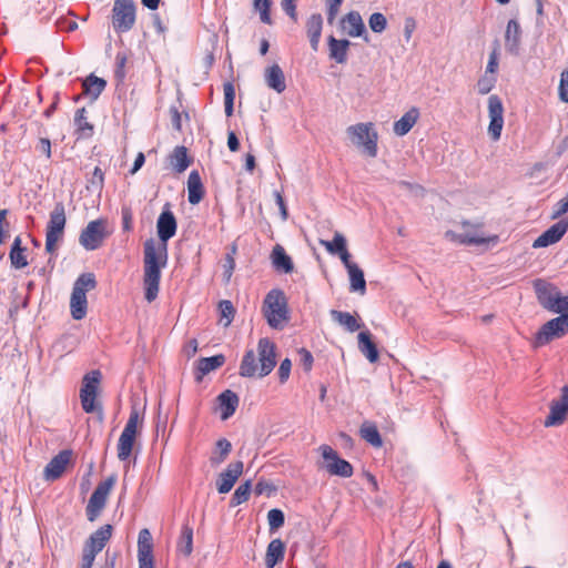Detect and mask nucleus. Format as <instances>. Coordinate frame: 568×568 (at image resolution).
<instances>
[{
  "mask_svg": "<svg viewBox=\"0 0 568 568\" xmlns=\"http://www.w3.org/2000/svg\"><path fill=\"white\" fill-rule=\"evenodd\" d=\"M232 450V445L226 438H221L215 444V450L210 457L212 466L221 465L229 456Z\"/></svg>",
  "mask_w": 568,
  "mask_h": 568,
  "instance_id": "58836bf2",
  "label": "nucleus"
},
{
  "mask_svg": "<svg viewBox=\"0 0 568 568\" xmlns=\"http://www.w3.org/2000/svg\"><path fill=\"white\" fill-rule=\"evenodd\" d=\"M108 236L105 231V222L103 220H94L88 223L82 230L79 242L88 251L98 250L104 239Z\"/></svg>",
  "mask_w": 568,
  "mask_h": 568,
  "instance_id": "ddd939ff",
  "label": "nucleus"
},
{
  "mask_svg": "<svg viewBox=\"0 0 568 568\" xmlns=\"http://www.w3.org/2000/svg\"><path fill=\"white\" fill-rule=\"evenodd\" d=\"M122 214V229L125 232L132 230V212L129 207H123L121 211Z\"/></svg>",
  "mask_w": 568,
  "mask_h": 568,
  "instance_id": "774afa93",
  "label": "nucleus"
},
{
  "mask_svg": "<svg viewBox=\"0 0 568 568\" xmlns=\"http://www.w3.org/2000/svg\"><path fill=\"white\" fill-rule=\"evenodd\" d=\"M332 318L339 325L344 326L348 332L354 333L362 327L356 316L348 312L333 310L331 311Z\"/></svg>",
  "mask_w": 568,
  "mask_h": 568,
  "instance_id": "c9c22d12",
  "label": "nucleus"
},
{
  "mask_svg": "<svg viewBox=\"0 0 568 568\" xmlns=\"http://www.w3.org/2000/svg\"><path fill=\"white\" fill-rule=\"evenodd\" d=\"M67 224L65 207L62 202L54 205L50 212L49 222L45 229V251L53 255L58 250V244L62 241Z\"/></svg>",
  "mask_w": 568,
  "mask_h": 568,
  "instance_id": "39448f33",
  "label": "nucleus"
},
{
  "mask_svg": "<svg viewBox=\"0 0 568 568\" xmlns=\"http://www.w3.org/2000/svg\"><path fill=\"white\" fill-rule=\"evenodd\" d=\"M419 119V110L416 106L410 108L399 120L395 121L393 130L396 135L407 134Z\"/></svg>",
  "mask_w": 568,
  "mask_h": 568,
  "instance_id": "a878e982",
  "label": "nucleus"
},
{
  "mask_svg": "<svg viewBox=\"0 0 568 568\" xmlns=\"http://www.w3.org/2000/svg\"><path fill=\"white\" fill-rule=\"evenodd\" d=\"M143 424V418L140 416L138 408L133 407L130 412L129 419L119 437L118 442V458L120 460H126L133 449L139 429Z\"/></svg>",
  "mask_w": 568,
  "mask_h": 568,
  "instance_id": "6e6552de",
  "label": "nucleus"
},
{
  "mask_svg": "<svg viewBox=\"0 0 568 568\" xmlns=\"http://www.w3.org/2000/svg\"><path fill=\"white\" fill-rule=\"evenodd\" d=\"M270 530H276L284 525L285 517L281 509L273 508L267 513Z\"/></svg>",
  "mask_w": 568,
  "mask_h": 568,
  "instance_id": "09e8293b",
  "label": "nucleus"
},
{
  "mask_svg": "<svg viewBox=\"0 0 568 568\" xmlns=\"http://www.w3.org/2000/svg\"><path fill=\"white\" fill-rule=\"evenodd\" d=\"M243 468L244 465L243 462L241 460H236L229 464L226 469L219 475V478L216 480L217 491L220 494L229 493L233 488L236 480L243 474Z\"/></svg>",
  "mask_w": 568,
  "mask_h": 568,
  "instance_id": "6ab92c4d",
  "label": "nucleus"
},
{
  "mask_svg": "<svg viewBox=\"0 0 568 568\" xmlns=\"http://www.w3.org/2000/svg\"><path fill=\"white\" fill-rule=\"evenodd\" d=\"M95 287L97 280L93 273H83L75 280L70 298V311L74 320L79 321L85 317L88 310L87 292Z\"/></svg>",
  "mask_w": 568,
  "mask_h": 568,
  "instance_id": "20e7f679",
  "label": "nucleus"
},
{
  "mask_svg": "<svg viewBox=\"0 0 568 568\" xmlns=\"http://www.w3.org/2000/svg\"><path fill=\"white\" fill-rule=\"evenodd\" d=\"M199 343L195 338L189 339L185 345L183 346V354L191 358L197 353Z\"/></svg>",
  "mask_w": 568,
  "mask_h": 568,
  "instance_id": "69168bd1",
  "label": "nucleus"
},
{
  "mask_svg": "<svg viewBox=\"0 0 568 568\" xmlns=\"http://www.w3.org/2000/svg\"><path fill=\"white\" fill-rule=\"evenodd\" d=\"M320 243L331 254H339V253L344 252L345 250H347L346 240L338 232L335 233L333 241L321 240Z\"/></svg>",
  "mask_w": 568,
  "mask_h": 568,
  "instance_id": "c03bdc74",
  "label": "nucleus"
},
{
  "mask_svg": "<svg viewBox=\"0 0 568 568\" xmlns=\"http://www.w3.org/2000/svg\"><path fill=\"white\" fill-rule=\"evenodd\" d=\"M301 363L304 366L305 371H311L313 365V356L310 351L305 348H301L300 352Z\"/></svg>",
  "mask_w": 568,
  "mask_h": 568,
  "instance_id": "338daca9",
  "label": "nucleus"
},
{
  "mask_svg": "<svg viewBox=\"0 0 568 568\" xmlns=\"http://www.w3.org/2000/svg\"><path fill=\"white\" fill-rule=\"evenodd\" d=\"M172 169L176 173L184 172L192 163V159L187 154V149L183 145L175 146L169 155Z\"/></svg>",
  "mask_w": 568,
  "mask_h": 568,
  "instance_id": "c85d7f7f",
  "label": "nucleus"
},
{
  "mask_svg": "<svg viewBox=\"0 0 568 568\" xmlns=\"http://www.w3.org/2000/svg\"><path fill=\"white\" fill-rule=\"evenodd\" d=\"M254 8L260 12L261 21L272 24L271 18V0H253Z\"/></svg>",
  "mask_w": 568,
  "mask_h": 568,
  "instance_id": "de8ad7c7",
  "label": "nucleus"
},
{
  "mask_svg": "<svg viewBox=\"0 0 568 568\" xmlns=\"http://www.w3.org/2000/svg\"><path fill=\"white\" fill-rule=\"evenodd\" d=\"M495 84H496V77L485 74L477 81L476 88H477V91L479 94L485 95L493 90Z\"/></svg>",
  "mask_w": 568,
  "mask_h": 568,
  "instance_id": "3c124183",
  "label": "nucleus"
},
{
  "mask_svg": "<svg viewBox=\"0 0 568 568\" xmlns=\"http://www.w3.org/2000/svg\"><path fill=\"white\" fill-rule=\"evenodd\" d=\"M347 134L354 144L364 149L367 155L371 158L377 155L378 134L373 129V123H357L351 125L347 128Z\"/></svg>",
  "mask_w": 568,
  "mask_h": 568,
  "instance_id": "1a4fd4ad",
  "label": "nucleus"
},
{
  "mask_svg": "<svg viewBox=\"0 0 568 568\" xmlns=\"http://www.w3.org/2000/svg\"><path fill=\"white\" fill-rule=\"evenodd\" d=\"M219 310L221 312V316L225 318V326H229L231 322L233 321L235 308L231 301L223 300L219 303Z\"/></svg>",
  "mask_w": 568,
  "mask_h": 568,
  "instance_id": "603ef678",
  "label": "nucleus"
},
{
  "mask_svg": "<svg viewBox=\"0 0 568 568\" xmlns=\"http://www.w3.org/2000/svg\"><path fill=\"white\" fill-rule=\"evenodd\" d=\"M265 81L277 93H282L286 89L285 77L278 64H273L265 70Z\"/></svg>",
  "mask_w": 568,
  "mask_h": 568,
  "instance_id": "7c9ffc66",
  "label": "nucleus"
},
{
  "mask_svg": "<svg viewBox=\"0 0 568 568\" xmlns=\"http://www.w3.org/2000/svg\"><path fill=\"white\" fill-rule=\"evenodd\" d=\"M219 407L221 409V419H229L239 406V396L231 389L222 392L217 396Z\"/></svg>",
  "mask_w": 568,
  "mask_h": 568,
  "instance_id": "b1692460",
  "label": "nucleus"
},
{
  "mask_svg": "<svg viewBox=\"0 0 568 568\" xmlns=\"http://www.w3.org/2000/svg\"><path fill=\"white\" fill-rule=\"evenodd\" d=\"M178 550L189 557L193 551V529L189 525H183L178 540Z\"/></svg>",
  "mask_w": 568,
  "mask_h": 568,
  "instance_id": "4c0bfd02",
  "label": "nucleus"
},
{
  "mask_svg": "<svg viewBox=\"0 0 568 568\" xmlns=\"http://www.w3.org/2000/svg\"><path fill=\"white\" fill-rule=\"evenodd\" d=\"M291 367H292V363L288 358H285L281 362L277 374H278L280 382L282 384L288 379L290 373H291Z\"/></svg>",
  "mask_w": 568,
  "mask_h": 568,
  "instance_id": "bf43d9fd",
  "label": "nucleus"
},
{
  "mask_svg": "<svg viewBox=\"0 0 568 568\" xmlns=\"http://www.w3.org/2000/svg\"><path fill=\"white\" fill-rule=\"evenodd\" d=\"M323 29V18L321 13H313L306 21V32L314 51L318 50Z\"/></svg>",
  "mask_w": 568,
  "mask_h": 568,
  "instance_id": "393cba45",
  "label": "nucleus"
},
{
  "mask_svg": "<svg viewBox=\"0 0 568 568\" xmlns=\"http://www.w3.org/2000/svg\"><path fill=\"white\" fill-rule=\"evenodd\" d=\"M568 334V315H559L546 322L534 338V347L547 345L556 338H561Z\"/></svg>",
  "mask_w": 568,
  "mask_h": 568,
  "instance_id": "9d476101",
  "label": "nucleus"
},
{
  "mask_svg": "<svg viewBox=\"0 0 568 568\" xmlns=\"http://www.w3.org/2000/svg\"><path fill=\"white\" fill-rule=\"evenodd\" d=\"M236 252V247H232V253L227 254L225 257V264H224V277L225 281L229 282L231 280V276L233 274V271L235 268V260L233 257V254Z\"/></svg>",
  "mask_w": 568,
  "mask_h": 568,
  "instance_id": "6e6d98bb",
  "label": "nucleus"
},
{
  "mask_svg": "<svg viewBox=\"0 0 568 568\" xmlns=\"http://www.w3.org/2000/svg\"><path fill=\"white\" fill-rule=\"evenodd\" d=\"M138 561L139 568H154L152 536L146 528L139 532Z\"/></svg>",
  "mask_w": 568,
  "mask_h": 568,
  "instance_id": "a211bd4d",
  "label": "nucleus"
},
{
  "mask_svg": "<svg viewBox=\"0 0 568 568\" xmlns=\"http://www.w3.org/2000/svg\"><path fill=\"white\" fill-rule=\"evenodd\" d=\"M342 30L349 37H362L366 33L364 21L357 11L348 12L341 20Z\"/></svg>",
  "mask_w": 568,
  "mask_h": 568,
  "instance_id": "4be33fe9",
  "label": "nucleus"
},
{
  "mask_svg": "<svg viewBox=\"0 0 568 568\" xmlns=\"http://www.w3.org/2000/svg\"><path fill=\"white\" fill-rule=\"evenodd\" d=\"M276 347L267 337L260 338L257 343V356L253 349L245 352L240 365L242 377H265L276 365Z\"/></svg>",
  "mask_w": 568,
  "mask_h": 568,
  "instance_id": "f03ea898",
  "label": "nucleus"
},
{
  "mask_svg": "<svg viewBox=\"0 0 568 568\" xmlns=\"http://www.w3.org/2000/svg\"><path fill=\"white\" fill-rule=\"evenodd\" d=\"M72 456L73 453L71 449L61 450L47 464L43 470V477L51 481L60 478L71 463Z\"/></svg>",
  "mask_w": 568,
  "mask_h": 568,
  "instance_id": "f3484780",
  "label": "nucleus"
},
{
  "mask_svg": "<svg viewBox=\"0 0 568 568\" xmlns=\"http://www.w3.org/2000/svg\"><path fill=\"white\" fill-rule=\"evenodd\" d=\"M497 68H498V53H497V50H494L489 55V60H488V63L486 67L485 74L495 75Z\"/></svg>",
  "mask_w": 568,
  "mask_h": 568,
  "instance_id": "e2e57ef3",
  "label": "nucleus"
},
{
  "mask_svg": "<svg viewBox=\"0 0 568 568\" xmlns=\"http://www.w3.org/2000/svg\"><path fill=\"white\" fill-rule=\"evenodd\" d=\"M26 248L21 246V239L17 236L11 246V251L9 253L11 265L14 268H23L28 265V260L24 254Z\"/></svg>",
  "mask_w": 568,
  "mask_h": 568,
  "instance_id": "e433bc0d",
  "label": "nucleus"
},
{
  "mask_svg": "<svg viewBox=\"0 0 568 568\" xmlns=\"http://www.w3.org/2000/svg\"><path fill=\"white\" fill-rule=\"evenodd\" d=\"M318 452L321 453V456L324 460L323 468L331 476H338L343 478H349L353 476L354 468L352 464L341 458L337 452L329 445H321L318 447Z\"/></svg>",
  "mask_w": 568,
  "mask_h": 568,
  "instance_id": "9b49d317",
  "label": "nucleus"
},
{
  "mask_svg": "<svg viewBox=\"0 0 568 568\" xmlns=\"http://www.w3.org/2000/svg\"><path fill=\"white\" fill-rule=\"evenodd\" d=\"M349 276V288L352 292H359L364 294L366 292V282L364 278V272L361 270L358 265L351 266L347 270Z\"/></svg>",
  "mask_w": 568,
  "mask_h": 568,
  "instance_id": "ea45409f",
  "label": "nucleus"
},
{
  "mask_svg": "<svg viewBox=\"0 0 568 568\" xmlns=\"http://www.w3.org/2000/svg\"><path fill=\"white\" fill-rule=\"evenodd\" d=\"M285 545L280 539H273L266 549L265 554V566L266 568H274L278 562L284 559Z\"/></svg>",
  "mask_w": 568,
  "mask_h": 568,
  "instance_id": "c756f323",
  "label": "nucleus"
},
{
  "mask_svg": "<svg viewBox=\"0 0 568 568\" xmlns=\"http://www.w3.org/2000/svg\"><path fill=\"white\" fill-rule=\"evenodd\" d=\"M205 194L200 173L196 170L191 171L187 178V201L190 204H199Z\"/></svg>",
  "mask_w": 568,
  "mask_h": 568,
  "instance_id": "5701e85b",
  "label": "nucleus"
},
{
  "mask_svg": "<svg viewBox=\"0 0 568 568\" xmlns=\"http://www.w3.org/2000/svg\"><path fill=\"white\" fill-rule=\"evenodd\" d=\"M568 231V217L559 220L552 224L548 230L540 234L532 243L534 248L547 247L561 240Z\"/></svg>",
  "mask_w": 568,
  "mask_h": 568,
  "instance_id": "dca6fc26",
  "label": "nucleus"
},
{
  "mask_svg": "<svg viewBox=\"0 0 568 568\" xmlns=\"http://www.w3.org/2000/svg\"><path fill=\"white\" fill-rule=\"evenodd\" d=\"M342 2H343V0H327V20H328V22H332L336 18Z\"/></svg>",
  "mask_w": 568,
  "mask_h": 568,
  "instance_id": "680f3d73",
  "label": "nucleus"
},
{
  "mask_svg": "<svg viewBox=\"0 0 568 568\" xmlns=\"http://www.w3.org/2000/svg\"><path fill=\"white\" fill-rule=\"evenodd\" d=\"M272 263L277 271L291 273L294 270L292 258L286 254L284 247L276 244L272 251Z\"/></svg>",
  "mask_w": 568,
  "mask_h": 568,
  "instance_id": "2f4dec72",
  "label": "nucleus"
},
{
  "mask_svg": "<svg viewBox=\"0 0 568 568\" xmlns=\"http://www.w3.org/2000/svg\"><path fill=\"white\" fill-rule=\"evenodd\" d=\"M296 2L297 0H282L281 2L282 9L294 22L297 21Z\"/></svg>",
  "mask_w": 568,
  "mask_h": 568,
  "instance_id": "4d7b16f0",
  "label": "nucleus"
},
{
  "mask_svg": "<svg viewBox=\"0 0 568 568\" xmlns=\"http://www.w3.org/2000/svg\"><path fill=\"white\" fill-rule=\"evenodd\" d=\"M552 302L554 307L547 308V311L557 313L560 315H568V296L560 295Z\"/></svg>",
  "mask_w": 568,
  "mask_h": 568,
  "instance_id": "5fc2aeb1",
  "label": "nucleus"
},
{
  "mask_svg": "<svg viewBox=\"0 0 568 568\" xmlns=\"http://www.w3.org/2000/svg\"><path fill=\"white\" fill-rule=\"evenodd\" d=\"M361 437L374 447H382L383 440L377 426L373 422L365 420L359 428Z\"/></svg>",
  "mask_w": 568,
  "mask_h": 568,
  "instance_id": "72a5a7b5",
  "label": "nucleus"
},
{
  "mask_svg": "<svg viewBox=\"0 0 568 568\" xmlns=\"http://www.w3.org/2000/svg\"><path fill=\"white\" fill-rule=\"evenodd\" d=\"M446 236L452 239L453 241L460 243V244H467V245H470V244L480 245V244H486L488 242H495L497 240L496 235L493 237H486L484 235L469 234V233L456 234L452 231H448L446 233Z\"/></svg>",
  "mask_w": 568,
  "mask_h": 568,
  "instance_id": "473e14b6",
  "label": "nucleus"
},
{
  "mask_svg": "<svg viewBox=\"0 0 568 568\" xmlns=\"http://www.w3.org/2000/svg\"><path fill=\"white\" fill-rule=\"evenodd\" d=\"M115 476H109L106 479L98 484L85 508L88 520L94 521L100 516L106 505L108 497L115 485Z\"/></svg>",
  "mask_w": 568,
  "mask_h": 568,
  "instance_id": "f8f14e48",
  "label": "nucleus"
},
{
  "mask_svg": "<svg viewBox=\"0 0 568 568\" xmlns=\"http://www.w3.org/2000/svg\"><path fill=\"white\" fill-rule=\"evenodd\" d=\"M368 24L373 32L382 33L387 27V20L383 13L375 12L369 17Z\"/></svg>",
  "mask_w": 568,
  "mask_h": 568,
  "instance_id": "8fccbe9b",
  "label": "nucleus"
},
{
  "mask_svg": "<svg viewBox=\"0 0 568 568\" xmlns=\"http://www.w3.org/2000/svg\"><path fill=\"white\" fill-rule=\"evenodd\" d=\"M95 556L97 555L92 554V551H89L83 548L79 568H92L95 560Z\"/></svg>",
  "mask_w": 568,
  "mask_h": 568,
  "instance_id": "0e129e2a",
  "label": "nucleus"
},
{
  "mask_svg": "<svg viewBox=\"0 0 568 568\" xmlns=\"http://www.w3.org/2000/svg\"><path fill=\"white\" fill-rule=\"evenodd\" d=\"M74 123L79 136L89 138L93 134V125L88 121L84 108H81L75 112Z\"/></svg>",
  "mask_w": 568,
  "mask_h": 568,
  "instance_id": "a19ab883",
  "label": "nucleus"
},
{
  "mask_svg": "<svg viewBox=\"0 0 568 568\" xmlns=\"http://www.w3.org/2000/svg\"><path fill=\"white\" fill-rule=\"evenodd\" d=\"M225 363V356L222 354L211 356V357H202L197 361V372L200 373L197 379H201L202 376L209 374L210 372L220 368Z\"/></svg>",
  "mask_w": 568,
  "mask_h": 568,
  "instance_id": "f704fd0d",
  "label": "nucleus"
},
{
  "mask_svg": "<svg viewBox=\"0 0 568 568\" xmlns=\"http://www.w3.org/2000/svg\"><path fill=\"white\" fill-rule=\"evenodd\" d=\"M176 220L170 211H163L156 223L160 242L149 239L144 243L143 288L146 302L156 300L160 291L161 271L168 262L166 242L176 233Z\"/></svg>",
  "mask_w": 568,
  "mask_h": 568,
  "instance_id": "f257e3e1",
  "label": "nucleus"
},
{
  "mask_svg": "<svg viewBox=\"0 0 568 568\" xmlns=\"http://www.w3.org/2000/svg\"><path fill=\"white\" fill-rule=\"evenodd\" d=\"M550 412L546 417L544 425L546 427L561 425L568 415V386L561 388L560 398L550 403Z\"/></svg>",
  "mask_w": 568,
  "mask_h": 568,
  "instance_id": "2eb2a0df",
  "label": "nucleus"
},
{
  "mask_svg": "<svg viewBox=\"0 0 568 568\" xmlns=\"http://www.w3.org/2000/svg\"><path fill=\"white\" fill-rule=\"evenodd\" d=\"M101 379L102 374L98 369L87 373L82 378L80 402L82 409L88 414L102 410L101 404L98 400Z\"/></svg>",
  "mask_w": 568,
  "mask_h": 568,
  "instance_id": "423d86ee",
  "label": "nucleus"
},
{
  "mask_svg": "<svg viewBox=\"0 0 568 568\" xmlns=\"http://www.w3.org/2000/svg\"><path fill=\"white\" fill-rule=\"evenodd\" d=\"M223 92H224V106H225V114L227 116H231L233 113V105H234V99H235V89L232 82H225L223 84Z\"/></svg>",
  "mask_w": 568,
  "mask_h": 568,
  "instance_id": "49530a36",
  "label": "nucleus"
},
{
  "mask_svg": "<svg viewBox=\"0 0 568 568\" xmlns=\"http://www.w3.org/2000/svg\"><path fill=\"white\" fill-rule=\"evenodd\" d=\"M113 528L111 525L106 524L95 530L84 544V549L92 551V554L98 555L105 547L106 542L110 540L112 536Z\"/></svg>",
  "mask_w": 568,
  "mask_h": 568,
  "instance_id": "412c9836",
  "label": "nucleus"
},
{
  "mask_svg": "<svg viewBox=\"0 0 568 568\" xmlns=\"http://www.w3.org/2000/svg\"><path fill=\"white\" fill-rule=\"evenodd\" d=\"M534 288L539 304L545 310L552 308V302H556L555 300L561 295L555 285L544 280H536L534 282Z\"/></svg>",
  "mask_w": 568,
  "mask_h": 568,
  "instance_id": "aec40b11",
  "label": "nucleus"
},
{
  "mask_svg": "<svg viewBox=\"0 0 568 568\" xmlns=\"http://www.w3.org/2000/svg\"><path fill=\"white\" fill-rule=\"evenodd\" d=\"M136 21V4L133 0H114L111 11V24L115 33L121 34L133 29Z\"/></svg>",
  "mask_w": 568,
  "mask_h": 568,
  "instance_id": "0eeeda50",
  "label": "nucleus"
},
{
  "mask_svg": "<svg viewBox=\"0 0 568 568\" xmlns=\"http://www.w3.org/2000/svg\"><path fill=\"white\" fill-rule=\"evenodd\" d=\"M8 210H0V245L4 243L9 232V223L7 221Z\"/></svg>",
  "mask_w": 568,
  "mask_h": 568,
  "instance_id": "052dcab7",
  "label": "nucleus"
},
{
  "mask_svg": "<svg viewBox=\"0 0 568 568\" xmlns=\"http://www.w3.org/2000/svg\"><path fill=\"white\" fill-rule=\"evenodd\" d=\"M488 115L490 119L488 134L496 142L500 139L504 128V106L498 95L494 94L488 98Z\"/></svg>",
  "mask_w": 568,
  "mask_h": 568,
  "instance_id": "4468645a",
  "label": "nucleus"
},
{
  "mask_svg": "<svg viewBox=\"0 0 568 568\" xmlns=\"http://www.w3.org/2000/svg\"><path fill=\"white\" fill-rule=\"evenodd\" d=\"M351 42L346 39L337 40L333 36L328 38L329 58L337 63H345L347 61V53Z\"/></svg>",
  "mask_w": 568,
  "mask_h": 568,
  "instance_id": "cd10ccee",
  "label": "nucleus"
},
{
  "mask_svg": "<svg viewBox=\"0 0 568 568\" xmlns=\"http://www.w3.org/2000/svg\"><path fill=\"white\" fill-rule=\"evenodd\" d=\"M567 212H568V194L555 204L554 211L551 214V219H558Z\"/></svg>",
  "mask_w": 568,
  "mask_h": 568,
  "instance_id": "13d9d810",
  "label": "nucleus"
},
{
  "mask_svg": "<svg viewBox=\"0 0 568 568\" xmlns=\"http://www.w3.org/2000/svg\"><path fill=\"white\" fill-rule=\"evenodd\" d=\"M262 313L272 328L284 327L290 320V310L287 298L282 290L273 288L265 295Z\"/></svg>",
  "mask_w": 568,
  "mask_h": 568,
  "instance_id": "7ed1b4c3",
  "label": "nucleus"
},
{
  "mask_svg": "<svg viewBox=\"0 0 568 568\" xmlns=\"http://www.w3.org/2000/svg\"><path fill=\"white\" fill-rule=\"evenodd\" d=\"M358 349L359 352L371 362L376 363L378 361V349L376 344L372 339V334L368 331H363L358 334Z\"/></svg>",
  "mask_w": 568,
  "mask_h": 568,
  "instance_id": "bb28decb",
  "label": "nucleus"
},
{
  "mask_svg": "<svg viewBox=\"0 0 568 568\" xmlns=\"http://www.w3.org/2000/svg\"><path fill=\"white\" fill-rule=\"evenodd\" d=\"M558 97L560 101L568 103V69L564 70L560 74Z\"/></svg>",
  "mask_w": 568,
  "mask_h": 568,
  "instance_id": "864d4df0",
  "label": "nucleus"
},
{
  "mask_svg": "<svg viewBox=\"0 0 568 568\" xmlns=\"http://www.w3.org/2000/svg\"><path fill=\"white\" fill-rule=\"evenodd\" d=\"M105 85L106 81L94 74H90L83 82L84 92L93 99H97L103 92Z\"/></svg>",
  "mask_w": 568,
  "mask_h": 568,
  "instance_id": "79ce46f5",
  "label": "nucleus"
},
{
  "mask_svg": "<svg viewBox=\"0 0 568 568\" xmlns=\"http://www.w3.org/2000/svg\"><path fill=\"white\" fill-rule=\"evenodd\" d=\"M521 30L517 20H509L506 28L505 40L510 49H517L520 42Z\"/></svg>",
  "mask_w": 568,
  "mask_h": 568,
  "instance_id": "37998d69",
  "label": "nucleus"
},
{
  "mask_svg": "<svg viewBox=\"0 0 568 568\" xmlns=\"http://www.w3.org/2000/svg\"><path fill=\"white\" fill-rule=\"evenodd\" d=\"M252 491V481L248 479L241 484L234 491L231 506L235 507L248 500Z\"/></svg>",
  "mask_w": 568,
  "mask_h": 568,
  "instance_id": "a18cd8bd",
  "label": "nucleus"
}]
</instances>
